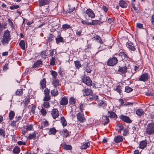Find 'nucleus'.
I'll return each mask as SVG.
<instances>
[{"label":"nucleus","mask_w":154,"mask_h":154,"mask_svg":"<svg viewBox=\"0 0 154 154\" xmlns=\"http://www.w3.org/2000/svg\"><path fill=\"white\" fill-rule=\"evenodd\" d=\"M88 15L89 17H91V18H93L95 17V15L93 11L90 9H88L85 12V16L87 20H88L89 18H88L87 17V16Z\"/></svg>","instance_id":"3"},{"label":"nucleus","mask_w":154,"mask_h":154,"mask_svg":"<svg viewBox=\"0 0 154 154\" xmlns=\"http://www.w3.org/2000/svg\"><path fill=\"white\" fill-rule=\"evenodd\" d=\"M122 87H122L119 85L117 86L116 88L114 89V90L117 91L118 93L120 94L122 92Z\"/></svg>","instance_id":"31"},{"label":"nucleus","mask_w":154,"mask_h":154,"mask_svg":"<svg viewBox=\"0 0 154 154\" xmlns=\"http://www.w3.org/2000/svg\"><path fill=\"white\" fill-rule=\"evenodd\" d=\"M136 113L138 116H141L144 113V112L142 109H140L136 110Z\"/></svg>","instance_id":"23"},{"label":"nucleus","mask_w":154,"mask_h":154,"mask_svg":"<svg viewBox=\"0 0 154 154\" xmlns=\"http://www.w3.org/2000/svg\"><path fill=\"white\" fill-rule=\"evenodd\" d=\"M56 132V130L54 128H50L49 130L48 134H54Z\"/></svg>","instance_id":"29"},{"label":"nucleus","mask_w":154,"mask_h":154,"mask_svg":"<svg viewBox=\"0 0 154 154\" xmlns=\"http://www.w3.org/2000/svg\"><path fill=\"white\" fill-rule=\"evenodd\" d=\"M19 8V6L18 5H13L12 6H11L10 8L11 10H14L17 9Z\"/></svg>","instance_id":"58"},{"label":"nucleus","mask_w":154,"mask_h":154,"mask_svg":"<svg viewBox=\"0 0 154 154\" xmlns=\"http://www.w3.org/2000/svg\"><path fill=\"white\" fill-rule=\"evenodd\" d=\"M45 97L43 99L44 101H48L50 99V96L49 95H45Z\"/></svg>","instance_id":"52"},{"label":"nucleus","mask_w":154,"mask_h":154,"mask_svg":"<svg viewBox=\"0 0 154 154\" xmlns=\"http://www.w3.org/2000/svg\"><path fill=\"white\" fill-rule=\"evenodd\" d=\"M133 90V89H132L131 88L128 86H126L125 87V91L127 93H129Z\"/></svg>","instance_id":"44"},{"label":"nucleus","mask_w":154,"mask_h":154,"mask_svg":"<svg viewBox=\"0 0 154 154\" xmlns=\"http://www.w3.org/2000/svg\"><path fill=\"white\" fill-rule=\"evenodd\" d=\"M60 133L62 134L64 137H66L69 135V132L66 129H63L60 131Z\"/></svg>","instance_id":"21"},{"label":"nucleus","mask_w":154,"mask_h":154,"mask_svg":"<svg viewBox=\"0 0 154 154\" xmlns=\"http://www.w3.org/2000/svg\"><path fill=\"white\" fill-rule=\"evenodd\" d=\"M99 105L100 106L103 107L105 105V103L102 100H100L98 102Z\"/></svg>","instance_id":"48"},{"label":"nucleus","mask_w":154,"mask_h":154,"mask_svg":"<svg viewBox=\"0 0 154 154\" xmlns=\"http://www.w3.org/2000/svg\"><path fill=\"white\" fill-rule=\"evenodd\" d=\"M102 118L103 120V121H105L103 123L104 125H106L109 123V120L108 116H103Z\"/></svg>","instance_id":"22"},{"label":"nucleus","mask_w":154,"mask_h":154,"mask_svg":"<svg viewBox=\"0 0 154 154\" xmlns=\"http://www.w3.org/2000/svg\"><path fill=\"white\" fill-rule=\"evenodd\" d=\"M128 68L126 66H119V69L118 70V73L120 74H123L127 72Z\"/></svg>","instance_id":"7"},{"label":"nucleus","mask_w":154,"mask_h":154,"mask_svg":"<svg viewBox=\"0 0 154 154\" xmlns=\"http://www.w3.org/2000/svg\"><path fill=\"white\" fill-rule=\"evenodd\" d=\"M123 140L122 137L121 135H118L115 137L114 138V141L116 143H120Z\"/></svg>","instance_id":"16"},{"label":"nucleus","mask_w":154,"mask_h":154,"mask_svg":"<svg viewBox=\"0 0 154 154\" xmlns=\"http://www.w3.org/2000/svg\"><path fill=\"white\" fill-rule=\"evenodd\" d=\"M43 106L45 108H48L50 107L49 103L47 101L44 103Z\"/></svg>","instance_id":"51"},{"label":"nucleus","mask_w":154,"mask_h":154,"mask_svg":"<svg viewBox=\"0 0 154 154\" xmlns=\"http://www.w3.org/2000/svg\"><path fill=\"white\" fill-rule=\"evenodd\" d=\"M33 128V126L32 124H29L26 127V130L28 131H30L32 130Z\"/></svg>","instance_id":"56"},{"label":"nucleus","mask_w":154,"mask_h":154,"mask_svg":"<svg viewBox=\"0 0 154 154\" xmlns=\"http://www.w3.org/2000/svg\"><path fill=\"white\" fill-rule=\"evenodd\" d=\"M77 117L78 120L80 122H83L85 120V118L84 117L83 112H81L77 115Z\"/></svg>","instance_id":"8"},{"label":"nucleus","mask_w":154,"mask_h":154,"mask_svg":"<svg viewBox=\"0 0 154 154\" xmlns=\"http://www.w3.org/2000/svg\"><path fill=\"white\" fill-rule=\"evenodd\" d=\"M119 5L122 8H126L127 7V4L124 1H120L119 2Z\"/></svg>","instance_id":"26"},{"label":"nucleus","mask_w":154,"mask_h":154,"mask_svg":"<svg viewBox=\"0 0 154 154\" xmlns=\"http://www.w3.org/2000/svg\"><path fill=\"white\" fill-rule=\"evenodd\" d=\"M82 92L83 94V96H85L92 95L93 94V91L91 89L88 88H84L82 90Z\"/></svg>","instance_id":"6"},{"label":"nucleus","mask_w":154,"mask_h":154,"mask_svg":"<svg viewBox=\"0 0 154 154\" xmlns=\"http://www.w3.org/2000/svg\"><path fill=\"white\" fill-rule=\"evenodd\" d=\"M127 47L131 50L134 51L136 50V48L134 46L133 44L131 42H128L127 44Z\"/></svg>","instance_id":"19"},{"label":"nucleus","mask_w":154,"mask_h":154,"mask_svg":"<svg viewBox=\"0 0 154 154\" xmlns=\"http://www.w3.org/2000/svg\"><path fill=\"white\" fill-rule=\"evenodd\" d=\"M41 113L43 115L45 116L46 113V111L45 109H42L41 110Z\"/></svg>","instance_id":"62"},{"label":"nucleus","mask_w":154,"mask_h":154,"mask_svg":"<svg viewBox=\"0 0 154 154\" xmlns=\"http://www.w3.org/2000/svg\"><path fill=\"white\" fill-rule=\"evenodd\" d=\"M82 81L84 83L88 86H91L92 85V81L88 76H84L82 78Z\"/></svg>","instance_id":"4"},{"label":"nucleus","mask_w":154,"mask_h":154,"mask_svg":"<svg viewBox=\"0 0 154 154\" xmlns=\"http://www.w3.org/2000/svg\"><path fill=\"white\" fill-rule=\"evenodd\" d=\"M63 28L64 29H69L70 28L69 25L67 24H64L63 25Z\"/></svg>","instance_id":"60"},{"label":"nucleus","mask_w":154,"mask_h":154,"mask_svg":"<svg viewBox=\"0 0 154 154\" xmlns=\"http://www.w3.org/2000/svg\"><path fill=\"white\" fill-rule=\"evenodd\" d=\"M118 62V60L116 57H114L110 58L107 62L108 65L113 66L117 64Z\"/></svg>","instance_id":"5"},{"label":"nucleus","mask_w":154,"mask_h":154,"mask_svg":"<svg viewBox=\"0 0 154 154\" xmlns=\"http://www.w3.org/2000/svg\"><path fill=\"white\" fill-rule=\"evenodd\" d=\"M147 144V141L145 140L140 142L139 144V147L140 149H144L145 147Z\"/></svg>","instance_id":"13"},{"label":"nucleus","mask_w":154,"mask_h":154,"mask_svg":"<svg viewBox=\"0 0 154 154\" xmlns=\"http://www.w3.org/2000/svg\"><path fill=\"white\" fill-rule=\"evenodd\" d=\"M23 101L26 104H28L30 101V99L29 98H26L25 100H23Z\"/></svg>","instance_id":"64"},{"label":"nucleus","mask_w":154,"mask_h":154,"mask_svg":"<svg viewBox=\"0 0 154 154\" xmlns=\"http://www.w3.org/2000/svg\"><path fill=\"white\" fill-rule=\"evenodd\" d=\"M54 50H50L49 51V56H51L52 57H54Z\"/></svg>","instance_id":"59"},{"label":"nucleus","mask_w":154,"mask_h":154,"mask_svg":"<svg viewBox=\"0 0 154 154\" xmlns=\"http://www.w3.org/2000/svg\"><path fill=\"white\" fill-rule=\"evenodd\" d=\"M54 38V36L51 34H50L48 38L47 41L49 42H51Z\"/></svg>","instance_id":"43"},{"label":"nucleus","mask_w":154,"mask_h":154,"mask_svg":"<svg viewBox=\"0 0 154 154\" xmlns=\"http://www.w3.org/2000/svg\"><path fill=\"white\" fill-rule=\"evenodd\" d=\"M117 127L118 132H121L123 129L124 128L121 125H118Z\"/></svg>","instance_id":"45"},{"label":"nucleus","mask_w":154,"mask_h":154,"mask_svg":"<svg viewBox=\"0 0 154 154\" xmlns=\"http://www.w3.org/2000/svg\"><path fill=\"white\" fill-rule=\"evenodd\" d=\"M45 95H49L50 90L47 88H46L44 91Z\"/></svg>","instance_id":"54"},{"label":"nucleus","mask_w":154,"mask_h":154,"mask_svg":"<svg viewBox=\"0 0 154 154\" xmlns=\"http://www.w3.org/2000/svg\"><path fill=\"white\" fill-rule=\"evenodd\" d=\"M46 81L45 79H43L40 81V85L41 86L40 88L42 89H44L46 87Z\"/></svg>","instance_id":"17"},{"label":"nucleus","mask_w":154,"mask_h":154,"mask_svg":"<svg viewBox=\"0 0 154 154\" xmlns=\"http://www.w3.org/2000/svg\"><path fill=\"white\" fill-rule=\"evenodd\" d=\"M0 135L3 137H4L5 135V131L1 129H0Z\"/></svg>","instance_id":"55"},{"label":"nucleus","mask_w":154,"mask_h":154,"mask_svg":"<svg viewBox=\"0 0 154 154\" xmlns=\"http://www.w3.org/2000/svg\"><path fill=\"white\" fill-rule=\"evenodd\" d=\"M56 42L58 44L60 42H64L63 39L62 37L60 35H58L57 38H56Z\"/></svg>","instance_id":"25"},{"label":"nucleus","mask_w":154,"mask_h":154,"mask_svg":"<svg viewBox=\"0 0 154 154\" xmlns=\"http://www.w3.org/2000/svg\"><path fill=\"white\" fill-rule=\"evenodd\" d=\"M68 100L66 97H63L60 101V104L61 105H65L68 104Z\"/></svg>","instance_id":"14"},{"label":"nucleus","mask_w":154,"mask_h":154,"mask_svg":"<svg viewBox=\"0 0 154 154\" xmlns=\"http://www.w3.org/2000/svg\"><path fill=\"white\" fill-rule=\"evenodd\" d=\"M146 132L149 135L154 133V123L149 124L146 128Z\"/></svg>","instance_id":"2"},{"label":"nucleus","mask_w":154,"mask_h":154,"mask_svg":"<svg viewBox=\"0 0 154 154\" xmlns=\"http://www.w3.org/2000/svg\"><path fill=\"white\" fill-rule=\"evenodd\" d=\"M17 143L19 145H26V143L25 142L21 141H18Z\"/></svg>","instance_id":"61"},{"label":"nucleus","mask_w":154,"mask_h":154,"mask_svg":"<svg viewBox=\"0 0 154 154\" xmlns=\"http://www.w3.org/2000/svg\"><path fill=\"white\" fill-rule=\"evenodd\" d=\"M42 65V62L41 60H38L32 66V68H36Z\"/></svg>","instance_id":"18"},{"label":"nucleus","mask_w":154,"mask_h":154,"mask_svg":"<svg viewBox=\"0 0 154 154\" xmlns=\"http://www.w3.org/2000/svg\"><path fill=\"white\" fill-rule=\"evenodd\" d=\"M92 25H97L98 24L100 25L102 23L101 22L98 20H92L91 22Z\"/></svg>","instance_id":"28"},{"label":"nucleus","mask_w":154,"mask_h":154,"mask_svg":"<svg viewBox=\"0 0 154 154\" xmlns=\"http://www.w3.org/2000/svg\"><path fill=\"white\" fill-rule=\"evenodd\" d=\"M29 137L28 139L29 140L32 139H34L36 136V134L35 132H33L32 134H29Z\"/></svg>","instance_id":"30"},{"label":"nucleus","mask_w":154,"mask_h":154,"mask_svg":"<svg viewBox=\"0 0 154 154\" xmlns=\"http://www.w3.org/2000/svg\"><path fill=\"white\" fill-rule=\"evenodd\" d=\"M119 55L121 56L122 57L126 58H128V56L124 52H121L119 53Z\"/></svg>","instance_id":"46"},{"label":"nucleus","mask_w":154,"mask_h":154,"mask_svg":"<svg viewBox=\"0 0 154 154\" xmlns=\"http://www.w3.org/2000/svg\"><path fill=\"white\" fill-rule=\"evenodd\" d=\"M64 149L67 150H71L72 147L71 145H66L63 146Z\"/></svg>","instance_id":"50"},{"label":"nucleus","mask_w":154,"mask_h":154,"mask_svg":"<svg viewBox=\"0 0 154 154\" xmlns=\"http://www.w3.org/2000/svg\"><path fill=\"white\" fill-rule=\"evenodd\" d=\"M61 122L62 125L64 126H66L67 122L64 118L63 117H61Z\"/></svg>","instance_id":"35"},{"label":"nucleus","mask_w":154,"mask_h":154,"mask_svg":"<svg viewBox=\"0 0 154 154\" xmlns=\"http://www.w3.org/2000/svg\"><path fill=\"white\" fill-rule=\"evenodd\" d=\"M90 143L89 142H87L85 143H84L82 145L81 148L85 149L87 148L88 147L90 146Z\"/></svg>","instance_id":"32"},{"label":"nucleus","mask_w":154,"mask_h":154,"mask_svg":"<svg viewBox=\"0 0 154 154\" xmlns=\"http://www.w3.org/2000/svg\"><path fill=\"white\" fill-rule=\"evenodd\" d=\"M20 151V148L17 146H15L13 150V152L14 153L17 154Z\"/></svg>","instance_id":"41"},{"label":"nucleus","mask_w":154,"mask_h":154,"mask_svg":"<svg viewBox=\"0 0 154 154\" xmlns=\"http://www.w3.org/2000/svg\"><path fill=\"white\" fill-rule=\"evenodd\" d=\"M85 70L88 73H91V67L90 68V66H87L85 68Z\"/></svg>","instance_id":"49"},{"label":"nucleus","mask_w":154,"mask_h":154,"mask_svg":"<svg viewBox=\"0 0 154 154\" xmlns=\"http://www.w3.org/2000/svg\"><path fill=\"white\" fill-rule=\"evenodd\" d=\"M94 38L97 41H99L98 42H99L100 44H102L103 43V42L102 39H101L100 37L99 36L96 35L94 37Z\"/></svg>","instance_id":"37"},{"label":"nucleus","mask_w":154,"mask_h":154,"mask_svg":"<svg viewBox=\"0 0 154 154\" xmlns=\"http://www.w3.org/2000/svg\"><path fill=\"white\" fill-rule=\"evenodd\" d=\"M23 89L22 88L18 89L15 93V95L19 96L22 95L23 93Z\"/></svg>","instance_id":"24"},{"label":"nucleus","mask_w":154,"mask_h":154,"mask_svg":"<svg viewBox=\"0 0 154 154\" xmlns=\"http://www.w3.org/2000/svg\"><path fill=\"white\" fill-rule=\"evenodd\" d=\"M74 63L75 66L78 69L81 66V65L79 61H74Z\"/></svg>","instance_id":"40"},{"label":"nucleus","mask_w":154,"mask_h":154,"mask_svg":"<svg viewBox=\"0 0 154 154\" xmlns=\"http://www.w3.org/2000/svg\"><path fill=\"white\" fill-rule=\"evenodd\" d=\"M11 39V38L10 31L8 30H5L4 32L2 38V44L3 45L8 44Z\"/></svg>","instance_id":"1"},{"label":"nucleus","mask_w":154,"mask_h":154,"mask_svg":"<svg viewBox=\"0 0 154 154\" xmlns=\"http://www.w3.org/2000/svg\"><path fill=\"white\" fill-rule=\"evenodd\" d=\"M91 97H90V99L91 100H94L95 101H97L98 100V97L95 95H93V94L91 95Z\"/></svg>","instance_id":"38"},{"label":"nucleus","mask_w":154,"mask_h":154,"mask_svg":"<svg viewBox=\"0 0 154 154\" xmlns=\"http://www.w3.org/2000/svg\"><path fill=\"white\" fill-rule=\"evenodd\" d=\"M149 78V76L147 73L143 74L139 79V81L145 82L147 81Z\"/></svg>","instance_id":"12"},{"label":"nucleus","mask_w":154,"mask_h":154,"mask_svg":"<svg viewBox=\"0 0 154 154\" xmlns=\"http://www.w3.org/2000/svg\"><path fill=\"white\" fill-rule=\"evenodd\" d=\"M50 0H39V5L40 6H42L48 4Z\"/></svg>","instance_id":"20"},{"label":"nucleus","mask_w":154,"mask_h":154,"mask_svg":"<svg viewBox=\"0 0 154 154\" xmlns=\"http://www.w3.org/2000/svg\"><path fill=\"white\" fill-rule=\"evenodd\" d=\"M36 106H33L32 107L31 109V112H32L33 114L35 113V109L36 108Z\"/></svg>","instance_id":"57"},{"label":"nucleus","mask_w":154,"mask_h":154,"mask_svg":"<svg viewBox=\"0 0 154 154\" xmlns=\"http://www.w3.org/2000/svg\"><path fill=\"white\" fill-rule=\"evenodd\" d=\"M51 74L53 76L54 79H56V78L57 76V73L56 72L54 71H52L51 72Z\"/></svg>","instance_id":"53"},{"label":"nucleus","mask_w":154,"mask_h":154,"mask_svg":"<svg viewBox=\"0 0 154 154\" xmlns=\"http://www.w3.org/2000/svg\"><path fill=\"white\" fill-rule=\"evenodd\" d=\"M120 118L123 121L127 123H130L132 122V120H131L128 117L126 116L121 115L120 116Z\"/></svg>","instance_id":"10"},{"label":"nucleus","mask_w":154,"mask_h":154,"mask_svg":"<svg viewBox=\"0 0 154 154\" xmlns=\"http://www.w3.org/2000/svg\"><path fill=\"white\" fill-rule=\"evenodd\" d=\"M14 116H15L14 112L13 111H11L9 113V119H10V120L12 119H13L14 117Z\"/></svg>","instance_id":"39"},{"label":"nucleus","mask_w":154,"mask_h":154,"mask_svg":"<svg viewBox=\"0 0 154 154\" xmlns=\"http://www.w3.org/2000/svg\"><path fill=\"white\" fill-rule=\"evenodd\" d=\"M47 55L48 54L46 53V51H42L40 54L41 56L43 58H45Z\"/></svg>","instance_id":"42"},{"label":"nucleus","mask_w":154,"mask_h":154,"mask_svg":"<svg viewBox=\"0 0 154 154\" xmlns=\"http://www.w3.org/2000/svg\"><path fill=\"white\" fill-rule=\"evenodd\" d=\"M76 99H75L73 97H72L70 98L69 100V103L70 104L74 105L75 104Z\"/></svg>","instance_id":"33"},{"label":"nucleus","mask_w":154,"mask_h":154,"mask_svg":"<svg viewBox=\"0 0 154 154\" xmlns=\"http://www.w3.org/2000/svg\"><path fill=\"white\" fill-rule=\"evenodd\" d=\"M51 94L54 96H56L58 94V92L56 89H54L51 91Z\"/></svg>","instance_id":"36"},{"label":"nucleus","mask_w":154,"mask_h":154,"mask_svg":"<svg viewBox=\"0 0 154 154\" xmlns=\"http://www.w3.org/2000/svg\"><path fill=\"white\" fill-rule=\"evenodd\" d=\"M8 23L11 26V27L12 29L14 28V24L12 22L10 18H8Z\"/></svg>","instance_id":"47"},{"label":"nucleus","mask_w":154,"mask_h":154,"mask_svg":"<svg viewBox=\"0 0 154 154\" xmlns=\"http://www.w3.org/2000/svg\"><path fill=\"white\" fill-rule=\"evenodd\" d=\"M108 117H109L110 118L116 119L117 117V116L116 113L112 111H108Z\"/></svg>","instance_id":"15"},{"label":"nucleus","mask_w":154,"mask_h":154,"mask_svg":"<svg viewBox=\"0 0 154 154\" xmlns=\"http://www.w3.org/2000/svg\"><path fill=\"white\" fill-rule=\"evenodd\" d=\"M51 115L54 119H55L59 115V112L56 109H53L51 111Z\"/></svg>","instance_id":"9"},{"label":"nucleus","mask_w":154,"mask_h":154,"mask_svg":"<svg viewBox=\"0 0 154 154\" xmlns=\"http://www.w3.org/2000/svg\"><path fill=\"white\" fill-rule=\"evenodd\" d=\"M56 60L55 57H52L50 60V64L51 66L54 65L55 64Z\"/></svg>","instance_id":"27"},{"label":"nucleus","mask_w":154,"mask_h":154,"mask_svg":"<svg viewBox=\"0 0 154 154\" xmlns=\"http://www.w3.org/2000/svg\"><path fill=\"white\" fill-rule=\"evenodd\" d=\"M52 84L53 85L54 87L56 88H58L59 86L61 85L59 81L57 79H54L52 82Z\"/></svg>","instance_id":"11"},{"label":"nucleus","mask_w":154,"mask_h":154,"mask_svg":"<svg viewBox=\"0 0 154 154\" xmlns=\"http://www.w3.org/2000/svg\"><path fill=\"white\" fill-rule=\"evenodd\" d=\"M109 23L110 24H112L114 23V20L112 18H109L108 19Z\"/></svg>","instance_id":"63"},{"label":"nucleus","mask_w":154,"mask_h":154,"mask_svg":"<svg viewBox=\"0 0 154 154\" xmlns=\"http://www.w3.org/2000/svg\"><path fill=\"white\" fill-rule=\"evenodd\" d=\"M19 45L22 49H25V42L24 40H21L19 43Z\"/></svg>","instance_id":"34"}]
</instances>
